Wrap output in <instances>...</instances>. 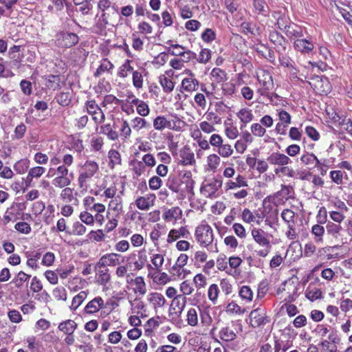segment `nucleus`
<instances>
[{
    "instance_id": "nucleus-54",
    "label": "nucleus",
    "mask_w": 352,
    "mask_h": 352,
    "mask_svg": "<svg viewBox=\"0 0 352 352\" xmlns=\"http://www.w3.org/2000/svg\"><path fill=\"white\" fill-rule=\"evenodd\" d=\"M219 294V289L217 284H212L208 289V296L210 301L213 304H215L217 301V298Z\"/></svg>"
},
{
    "instance_id": "nucleus-20",
    "label": "nucleus",
    "mask_w": 352,
    "mask_h": 352,
    "mask_svg": "<svg viewBox=\"0 0 352 352\" xmlns=\"http://www.w3.org/2000/svg\"><path fill=\"white\" fill-rule=\"evenodd\" d=\"M155 198L156 197L154 194H147L137 198L135 204L138 209L148 210L154 205Z\"/></svg>"
},
{
    "instance_id": "nucleus-34",
    "label": "nucleus",
    "mask_w": 352,
    "mask_h": 352,
    "mask_svg": "<svg viewBox=\"0 0 352 352\" xmlns=\"http://www.w3.org/2000/svg\"><path fill=\"white\" fill-rule=\"evenodd\" d=\"M148 301L153 305L155 308L162 307L166 303L164 296L160 293L152 292L148 296Z\"/></svg>"
},
{
    "instance_id": "nucleus-22",
    "label": "nucleus",
    "mask_w": 352,
    "mask_h": 352,
    "mask_svg": "<svg viewBox=\"0 0 352 352\" xmlns=\"http://www.w3.org/2000/svg\"><path fill=\"white\" fill-rule=\"evenodd\" d=\"M104 306V300L100 296L96 297L87 304L84 308V314H94L97 313Z\"/></svg>"
},
{
    "instance_id": "nucleus-41",
    "label": "nucleus",
    "mask_w": 352,
    "mask_h": 352,
    "mask_svg": "<svg viewBox=\"0 0 352 352\" xmlns=\"http://www.w3.org/2000/svg\"><path fill=\"white\" fill-rule=\"evenodd\" d=\"M219 338L225 342H230L236 338V333L230 327H223L219 331Z\"/></svg>"
},
{
    "instance_id": "nucleus-50",
    "label": "nucleus",
    "mask_w": 352,
    "mask_h": 352,
    "mask_svg": "<svg viewBox=\"0 0 352 352\" xmlns=\"http://www.w3.org/2000/svg\"><path fill=\"white\" fill-rule=\"evenodd\" d=\"M281 218L287 226L295 225V213L290 209H284L281 212Z\"/></svg>"
},
{
    "instance_id": "nucleus-5",
    "label": "nucleus",
    "mask_w": 352,
    "mask_h": 352,
    "mask_svg": "<svg viewBox=\"0 0 352 352\" xmlns=\"http://www.w3.org/2000/svg\"><path fill=\"white\" fill-rule=\"evenodd\" d=\"M79 41L78 36L72 32H61L56 36V43L58 47L69 48L76 45Z\"/></svg>"
},
{
    "instance_id": "nucleus-61",
    "label": "nucleus",
    "mask_w": 352,
    "mask_h": 352,
    "mask_svg": "<svg viewBox=\"0 0 352 352\" xmlns=\"http://www.w3.org/2000/svg\"><path fill=\"white\" fill-rule=\"evenodd\" d=\"M346 212L332 210L329 212V217L332 222L340 224L345 219L344 213Z\"/></svg>"
},
{
    "instance_id": "nucleus-10",
    "label": "nucleus",
    "mask_w": 352,
    "mask_h": 352,
    "mask_svg": "<svg viewBox=\"0 0 352 352\" xmlns=\"http://www.w3.org/2000/svg\"><path fill=\"white\" fill-rule=\"evenodd\" d=\"M278 119L280 120L276 125V132L282 135H286L287 128L292 122V117L290 114L285 110L278 111Z\"/></svg>"
},
{
    "instance_id": "nucleus-21",
    "label": "nucleus",
    "mask_w": 352,
    "mask_h": 352,
    "mask_svg": "<svg viewBox=\"0 0 352 352\" xmlns=\"http://www.w3.org/2000/svg\"><path fill=\"white\" fill-rule=\"evenodd\" d=\"M185 72L189 74L190 76L185 78L182 81V87L188 92H192L198 89L199 81L195 78V75L189 69H186Z\"/></svg>"
},
{
    "instance_id": "nucleus-28",
    "label": "nucleus",
    "mask_w": 352,
    "mask_h": 352,
    "mask_svg": "<svg viewBox=\"0 0 352 352\" xmlns=\"http://www.w3.org/2000/svg\"><path fill=\"white\" fill-rule=\"evenodd\" d=\"M246 186H248V182L245 177L241 175H238L234 180H229L225 184L226 190H234Z\"/></svg>"
},
{
    "instance_id": "nucleus-44",
    "label": "nucleus",
    "mask_w": 352,
    "mask_h": 352,
    "mask_svg": "<svg viewBox=\"0 0 352 352\" xmlns=\"http://www.w3.org/2000/svg\"><path fill=\"white\" fill-rule=\"evenodd\" d=\"M131 126L134 130L139 131L143 129L149 127L150 124L142 118L135 117L131 120Z\"/></svg>"
},
{
    "instance_id": "nucleus-24",
    "label": "nucleus",
    "mask_w": 352,
    "mask_h": 352,
    "mask_svg": "<svg viewBox=\"0 0 352 352\" xmlns=\"http://www.w3.org/2000/svg\"><path fill=\"white\" fill-rule=\"evenodd\" d=\"M284 32L290 40H295L304 36L303 28L294 23H292Z\"/></svg>"
},
{
    "instance_id": "nucleus-43",
    "label": "nucleus",
    "mask_w": 352,
    "mask_h": 352,
    "mask_svg": "<svg viewBox=\"0 0 352 352\" xmlns=\"http://www.w3.org/2000/svg\"><path fill=\"white\" fill-rule=\"evenodd\" d=\"M239 296L243 300L250 302L253 299V292L249 286L243 285L239 291Z\"/></svg>"
},
{
    "instance_id": "nucleus-3",
    "label": "nucleus",
    "mask_w": 352,
    "mask_h": 352,
    "mask_svg": "<svg viewBox=\"0 0 352 352\" xmlns=\"http://www.w3.org/2000/svg\"><path fill=\"white\" fill-rule=\"evenodd\" d=\"M195 236L197 242L204 247L211 244L214 239L212 229L207 223L198 226L195 229Z\"/></svg>"
},
{
    "instance_id": "nucleus-19",
    "label": "nucleus",
    "mask_w": 352,
    "mask_h": 352,
    "mask_svg": "<svg viewBox=\"0 0 352 352\" xmlns=\"http://www.w3.org/2000/svg\"><path fill=\"white\" fill-rule=\"evenodd\" d=\"M190 233L186 226H182L179 229H172L169 231L167 242L172 243L179 238L189 239Z\"/></svg>"
},
{
    "instance_id": "nucleus-18",
    "label": "nucleus",
    "mask_w": 352,
    "mask_h": 352,
    "mask_svg": "<svg viewBox=\"0 0 352 352\" xmlns=\"http://www.w3.org/2000/svg\"><path fill=\"white\" fill-rule=\"evenodd\" d=\"M122 191H120L113 199H111L109 204V210L112 212V215L115 217H120L123 212L122 206ZM109 214L110 212H109Z\"/></svg>"
},
{
    "instance_id": "nucleus-1",
    "label": "nucleus",
    "mask_w": 352,
    "mask_h": 352,
    "mask_svg": "<svg viewBox=\"0 0 352 352\" xmlns=\"http://www.w3.org/2000/svg\"><path fill=\"white\" fill-rule=\"evenodd\" d=\"M195 182L192 179L190 170H182L179 175L170 176L167 182L168 188L174 192H187L192 194Z\"/></svg>"
},
{
    "instance_id": "nucleus-25",
    "label": "nucleus",
    "mask_w": 352,
    "mask_h": 352,
    "mask_svg": "<svg viewBox=\"0 0 352 352\" xmlns=\"http://www.w3.org/2000/svg\"><path fill=\"white\" fill-rule=\"evenodd\" d=\"M45 172V168L43 166H34L31 168L25 180V186L30 187L32 186L33 179L41 177Z\"/></svg>"
},
{
    "instance_id": "nucleus-57",
    "label": "nucleus",
    "mask_w": 352,
    "mask_h": 352,
    "mask_svg": "<svg viewBox=\"0 0 352 352\" xmlns=\"http://www.w3.org/2000/svg\"><path fill=\"white\" fill-rule=\"evenodd\" d=\"M217 153L222 157H228L233 153V148L229 144H222L218 147Z\"/></svg>"
},
{
    "instance_id": "nucleus-49",
    "label": "nucleus",
    "mask_w": 352,
    "mask_h": 352,
    "mask_svg": "<svg viewBox=\"0 0 352 352\" xmlns=\"http://www.w3.org/2000/svg\"><path fill=\"white\" fill-rule=\"evenodd\" d=\"M87 296V292L86 291H81L80 293H78L72 299L71 309L76 310L86 299Z\"/></svg>"
},
{
    "instance_id": "nucleus-31",
    "label": "nucleus",
    "mask_w": 352,
    "mask_h": 352,
    "mask_svg": "<svg viewBox=\"0 0 352 352\" xmlns=\"http://www.w3.org/2000/svg\"><path fill=\"white\" fill-rule=\"evenodd\" d=\"M114 68L113 64L107 58H103L100 64L94 74V77L98 78L102 76L104 72H111Z\"/></svg>"
},
{
    "instance_id": "nucleus-32",
    "label": "nucleus",
    "mask_w": 352,
    "mask_h": 352,
    "mask_svg": "<svg viewBox=\"0 0 352 352\" xmlns=\"http://www.w3.org/2000/svg\"><path fill=\"white\" fill-rule=\"evenodd\" d=\"M78 327L77 323L72 320H66L60 322L58 329L66 335L73 334Z\"/></svg>"
},
{
    "instance_id": "nucleus-6",
    "label": "nucleus",
    "mask_w": 352,
    "mask_h": 352,
    "mask_svg": "<svg viewBox=\"0 0 352 352\" xmlns=\"http://www.w3.org/2000/svg\"><path fill=\"white\" fill-rule=\"evenodd\" d=\"M98 170V165L94 161L87 160L80 170L78 177V183L80 187H82L87 179L92 177Z\"/></svg>"
},
{
    "instance_id": "nucleus-48",
    "label": "nucleus",
    "mask_w": 352,
    "mask_h": 352,
    "mask_svg": "<svg viewBox=\"0 0 352 352\" xmlns=\"http://www.w3.org/2000/svg\"><path fill=\"white\" fill-rule=\"evenodd\" d=\"M226 311L230 314L242 315L245 312V310L236 302L232 301L227 305Z\"/></svg>"
},
{
    "instance_id": "nucleus-23",
    "label": "nucleus",
    "mask_w": 352,
    "mask_h": 352,
    "mask_svg": "<svg viewBox=\"0 0 352 352\" xmlns=\"http://www.w3.org/2000/svg\"><path fill=\"white\" fill-rule=\"evenodd\" d=\"M118 122H115L111 126L110 124H105L100 126V133L107 136V138L113 141L117 140L119 137L118 131L115 129L118 127Z\"/></svg>"
},
{
    "instance_id": "nucleus-64",
    "label": "nucleus",
    "mask_w": 352,
    "mask_h": 352,
    "mask_svg": "<svg viewBox=\"0 0 352 352\" xmlns=\"http://www.w3.org/2000/svg\"><path fill=\"white\" fill-rule=\"evenodd\" d=\"M52 294L57 300H67V292L63 287H57L53 289Z\"/></svg>"
},
{
    "instance_id": "nucleus-52",
    "label": "nucleus",
    "mask_w": 352,
    "mask_h": 352,
    "mask_svg": "<svg viewBox=\"0 0 352 352\" xmlns=\"http://www.w3.org/2000/svg\"><path fill=\"white\" fill-rule=\"evenodd\" d=\"M134 284L135 285V292L141 295H144L146 292V283L142 276H138L134 279Z\"/></svg>"
},
{
    "instance_id": "nucleus-2",
    "label": "nucleus",
    "mask_w": 352,
    "mask_h": 352,
    "mask_svg": "<svg viewBox=\"0 0 352 352\" xmlns=\"http://www.w3.org/2000/svg\"><path fill=\"white\" fill-rule=\"evenodd\" d=\"M185 122L177 116L167 117L166 116H158L153 122V128L160 131L167 129L175 131H182Z\"/></svg>"
},
{
    "instance_id": "nucleus-8",
    "label": "nucleus",
    "mask_w": 352,
    "mask_h": 352,
    "mask_svg": "<svg viewBox=\"0 0 352 352\" xmlns=\"http://www.w3.org/2000/svg\"><path fill=\"white\" fill-rule=\"evenodd\" d=\"M314 90L318 94H327L331 90V85L327 78L316 76L308 82Z\"/></svg>"
},
{
    "instance_id": "nucleus-60",
    "label": "nucleus",
    "mask_w": 352,
    "mask_h": 352,
    "mask_svg": "<svg viewBox=\"0 0 352 352\" xmlns=\"http://www.w3.org/2000/svg\"><path fill=\"white\" fill-rule=\"evenodd\" d=\"M253 135L258 138L263 137L266 133L265 129L260 123H254L250 126Z\"/></svg>"
},
{
    "instance_id": "nucleus-38",
    "label": "nucleus",
    "mask_w": 352,
    "mask_h": 352,
    "mask_svg": "<svg viewBox=\"0 0 352 352\" xmlns=\"http://www.w3.org/2000/svg\"><path fill=\"white\" fill-rule=\"evenodd\" d=\"M31 276L25 273L23 271L19 272L16 276L14 277V278L12 280V283L14 285V286L20 289L23 285L24 283L29 280Z\"/></svg>"
},
{
    "instance_id": "nucleus-45",
    "label": "nucleus",
    "mask_w": 352,
    "mask_h": 352,
    "mask_svg": "<svg viewBox=\"0 0 352 352\" xmlns=\"http://www.w3.org/2000/svg\"><path fill=\"white\" fill-rule=\"evenodd\" d=\"M108 157L109 159V166L113 168L116 165L121 164V156L118 151L111 149L108 153Z\"/></svg>"
},
{
    "instance_id": "nucleus-40",
    "label": "nucleus",
    "mask_w": 352,
    "mask_h": 352,
    "mask_svg": "<svg viewBox=\"0 0 352 352\" xmlns=\"http://www.w3.org/2000/svg\"><path fill=\"white\" fill-rule=\"evenodd\" d=\"M188 256L186 254H181L177 259L175 265L171 269V273L179 274L180 270L187 264Z\"/></svg>"
},
{
    "instance_id": "nucleus-35",
    "label": "nucleus",
    "mask_w": 352,
    "mask_h": 352,
    "mask_svg": "<svg viewBox=\"0 0 352 352\" xmlns=\"http://www.w3.org/2000/svg\"><path fill=\"white\" fill-rule=\"evenodd\" d=\"M186 297L184 295H177L172 300L171 306L176 313L181 314L186 304Z\"/></svg>"
},
{
    "instance_id": "nucleus-62",
    "label": "nucleus",
    "mask_w": 352,
    "mask_h": 352,
    "mask_svg": "<svg viewBox=\"0 0 352 352\" xmlns=\"http://www.w3.org/2000/svg\"><path fill=\"white\" fill-rule=\"evenodd\" d=\"M164 261V256L161 254H155L151 257V263L154 265L155 269L160 272Z\"/></svg>"
},
{
    "instance_id": "nucleus-37",
    "label": "nucleus",
    "mask_w": 352,
    "mask_h": 352,
    "mask_svg": "<svg viewBox=\"0 0 352 352\" xmlns=\"http://www.w3.org/2000/svg\"><path fill=\"white\" fill-rule=\"evenodd\" d=\"M237 117L245 126L254 119V115L252 110L248 108H243L236 113Z\"/></svg>"
},
{
    "instance_id": "nucleus-27",
    "label": "nucleus",
    "mask_w": 352,
    "mask_h": 352,
    "mask_svg": "<svg viewBox=\"0 0 352 352\" xmlns=\"http://www.w3.org/2000/svg\"><path fill=\"white\" fill-rule=\"evenodd\" d=\"M182 210L179 207H173L162 214V218L167 222L176 221L181 219Z\"/></svg>"
},
{
    "instance_id": "nucleus-59",
    "label": "nucleus",
    "mask_w": 352,
    "mask_h": 352,
    "mask_svg": "<svg viewBox=\"0 0 352 352\" xmlns=\"http://www.w3.org/2000/svg\"><path fill=\"white\" fill-rule=\"evenodd\" d=\"M318 157L314 153H307L300 157L301 162L305 165H315Z\"/></svg>"
},
{
    "instance_id": "nucleus-39",
    "label": "nucleus",
    "mask_w": 352,
    "mask_h": 352,
    "mask_svg": "<svg viewBox=\"0 0 352 352\" xmlns=\"http://www.w3.org/2000/svg\"><path fill=\"white\" fill-rule=\"evenodd\" d=\"M132 60L126 59L124 63L119 67L118 76L120 78H126L131 72H133V67L131 66Z\"/></svg>"
},
{
    "instance_id": "nucleus-47",
    "label": "nucleus",
    "mask_w": 352,
    "mask_h": 352,
    "mask_svg": "<svg viewBox=\"0 0 352 352\" xmlns=\"http://www.w3.org/2000/svg\"><path fill=\"white\" fill-rule=\"evenodd\" d=\"M72 179L69 177L56 176L52 180V184L57 188H63L71 184Z\"/></svg>"
},
{
    "instance_id": "nucleus-42",
    "label": "nucleus",
    "mask_w": 352,
    "mask_h": 352,
    "mask_svg": "<svg viewBox=\"0 0 352 352\" xmlns=\"http://www.w3.org/2000/svg\"><path fill=\"white\" fill-rule=\"evenodd\" d=\"M30 160L25 158L16 162L14 165V169L18 174H24L30 166Z\"/></svg>"
},
{
    "instance_id": "nucleus-17",
    "label": "nucleus",
    "mask_w": 352,
    "mask_h": 352,
    "mask_svg": "<svg viewBox=\"0 0 352 352\" xmlns=\"http://www.w3.org/2000/svg\"><path fill=\"white\" fill-rule=\"evenodd\" d=\"M294 47L301 53L309 54L314 49V44L311 39L300 38L294 40Z\"/></svg>"
},
{
    "instance_id": "nucleus-33",
    "label": "nucleus",
    "mask_w": 352,
    "mask_h": 352,
    "mask_svg": "<svg viewBox=\"0 0 352 352\" xmlns=\"http://www.w3.org/2000/svg\"><path fill=\"white\" fill-rule=\"evenodd\" d=\"M273 16L276 19V24L278 28L284 32L286 30V28L292 23L287 16L285 14H282L280 12H274Z\"/></svg>"
},
{
    "instance_id": "nucleus-46",
    "label": "nucleus",
    "mask_w": 352,
    "mask_h": 352,
    "mask_svg": "<svg viewBox=\"0 0 352 352\" xmlns=\"http://www.w3.org/2000/svg\"><path fill=\"white\" fill-rule=\"evenodd\" d=\"M160 83L166 93L171 92L175 87L174 82L164 75L160 77Z\"/></svg>"
},
{
    "instance_id": "nucleus-53",
    "label": "nucleus",
    "mask_w": 352,
    "mask_h": 352,
    "mask_svg": "<svg viewBox=\"0 0 352 352\" xmlns=\"http://www.w3.org/2000/svg\"><path fill=\"white\" fill-rule=\"evenodd\" d=\"M133 85L136 89H141L143 87V74L138 70L132 72Z\"/></svg>"
},
{
    "instance_id": "nucleus-12",
    "label": "nucleus",
    "mask_w": 352,
    "mask_h": 352,
    "mask_svg": "<svg viewBox=\"0 0 352 352\" xmlns=\"http://www.w3.org/2000/svg\"><path fill=\"white\" fill-rule=\"evenodd\" d=\"M250 325L254 328L265 325L269 322L264 309L258 308L252 310L250 314Z\"/></svg>"
},
{
    "instance_id": "nucleus-7",
    "label": "nucleus",
    "mask_w": 352,
    "mask_h": 352,
    "mask_svg": "<svg viewBox=\"0 0 352 352\" xmlns=\"http://www.w3.org/2000/svg\"><path fill=\"white\" fill-rule=\"evenodd\" d=\"M222 186L220 179H212L204 183L200 188L201 193L208 198L217 197V192Z\"/></svg>"
},
{
    "instance_id": "nucleus-16",
    "label": "nucleus",
    "mask_w": 352,
    "mask_h": 352,
    "mask_svg": "<svg viewBox=\"0 0 352 352\" xmlns=\"http://www.w3.org/2000/svg\"><path fill=\"white\" fill-rule=\"evenodd\" d=\"M270 41L275 45V48L278 54L285 53L287 41L285 38L278 32L274 31L270 34Z\"/></svg>"
},
{
    "instance_id": "nucleus-11",
    "label": "nucleus",
    "mask_w": 352,
    "mask_h": 352,
    "mask_svg": "<svg viewBox=\"0 0 352 352\" xmlns=\"http://www.w3.org/2000/svg\"><path fill=\"white\" fill-rule=\"evenodd\" d=\"M123 261V257L120 254L116 253L106 254L99 259L96 266L97 267L116 266L120 265Z\"/></svg>"
},
{
    "instance_id": "nucleus-14",
    "label": "nucleus",
    "mask_w": 352,
    "mask_h": 352,
    "mask_svg": "<svg viewBox=\"0 0 352 352\" xmlns=\"http://www.w3.org/2000/svg\"><path fill=\"white\" fill-rule=\"evenodd\" d=\"M267 161L270 164L277 166V168L287 166L292 163V160L287 155L279 152L271 153L267 158Z\"/></svg>"
},
{
    "instance_id": "nucleus-51",
    "label": "nucleus",
    "mask_w": 352,
    "mask_h": 352,
    "mask_svg": "<svg viewBox=\"0 0 352 352\" xmlns=\"http://www.w3.org/2000/svg\"><path fill=\"white\" fill-rule=\"evenodd\" d=\"M57 102L63 107L68 106L72 100L71 94L67 92H60L56 97Z\"/></svg>"
},
{
    "instance_id": "nucleus-55",
    "label": "nucleus",
    "mask_w": 352,
    "mask_h": 352,
    "mask_svg": "<svg viewBox=\"0 0 352 352\" xmlns=\"http://www.w3.org/2000/svg\"><path fill=\"white\" fill-rule=\"evenodd\" d=\"M166 51L168 54L173 56H180L182 53L185 51V47L179 44L171 43L170 46L166 47Z\"/></svg>"
},
{
    "instance_id": "nucleus-15",
    "label": "nucleus",
    "mask_w": 352,
    "mask_h": 352,
    "mask_svg": "<svg viewBox=\"0 0 352 352\" xmlns=\"http://www.w3.org/2000/svg\"><path fill=\"white\" fill-rule=\"evenodd\" d=\"M257 78L265 91H270L274 89V81L269 71L261 69L257 73Z\"/></svg>"
},
{
    "instance_id": "nucleus-58",
    "label": "nucleus",
    "mask_w": 352,
    "mask_h": 352,
    "mask_svg": "<svg viewBox=\"0 0 352 352\" xmlns=\"http://www.w3.org/2000/svg\"><path fill=\"white\" fill-rule=\"evenodd\" d=\"M254 8L258 14L265 15L268 12V6L264 0H254Z\"/></svg>"
},
{
    "instance_id": "nucleus-36",
    "label": "nucleus",
    "mask_w": 352,
    "mask_h": 352,
    "mask_svg": "<svg viewBox=\"0 0 352 352\" xmlns=\"http://www.w3.org/2000/svg\"><path fill=\"white\" fill-rule=\"evenodd\" d=\"M111 276L109 269L106 267H98L97 270L96 281L101 285H106L110 280Z\"/></svg>"
},
{
    "instance_id": "nucleus-56",
    "label": "nucleus",
    "mask_w": 352,
    "mask_h": 352,
    "mask_svg": "<svg viewBox=\"0 0 352 352\" xmlns=\"http://www.w3.org/2000/svg\"><path fill=\"white\" fill-rule=\"evenodd\" d=\"M344 174L346 176V173L341 170H331L329 173V176L331 181L337 185H341L343 184Z\"/></svg>"
},
{
    "instance_id": "nucleus-9",
    "label": "nucleus",
    "mask_w": 352,
    "mask_h": 352,
    "mask_svg": "<svg viewBox=\"0 0 352 352\" xmlns=\"http://www.w3.org/2000/svg\"><path fill=\"white\" fill-rule=\"evenodd\" d=\"M325 228L327 234L336 241H340L342 244L347 243V239L344 237L343 235L344 229L340 224L335 223L332 221H328Z\"/></svg>"
},
{
    "instance_id": "nucleus-13",
    "label": "nucleus",
    "mask_w": 352,
    "mask_h": 352,
    "mask_svg": "<svg viewBox=\"0 0 352 352\" xmlns=\"http://www.w3.org/2000/svg\"><path fill=\"white\" fill-rule=\"evenodd\" d=\"M252 236L254 241L260 246L272 248V245L268 238V234L262 229L253 228L252 230Z\"/></svg>"
},
{
    "instance_id": "nucleus-29",
    "label": "nucleus",
    "mask_w": 352,
    "mask_h": 352,
    "mask_svg": "<svg viewBox=\"0 0 352 352\" xmlns=\"http://www.w3.org/2000/svg\"><path fill=\"white\" fill-rule=\"evenodd\" d=\"M325 228L322 224L317 223L312 226L311 233L314 236V240L316 243H322L323 237L325 234Z\"/></svg>"
},
{
    "instance_id": "nucleus-4",
    "label": "nucleus",
    "mask_w": 352,
    "mask_h": 352,
    "mask_svg": "<svg viewBox=\"0 0 352 352\" xmlns=\"http://www.w3.org/2000/svg\"><path fill=\"white\" fill-rule=\"evenodd\" d=\"M85 107L96 125L104 122L105 114L95 100H87L85 104Z\"/></svg>"
},
{
    "instance_id": "nucleus-30",
    "label": "nucleus",
    "mask_w": 352,
    "mask_h": 352,
    "mask_svg": "<svg viewBox=\"0 0 352 352\" xmlns=\"http://www.w3.org/2000/svg\"><path fill=\"white\" fill-rule=\"evenodd\" d=\"M333 161L331 158H318L317 160L316 164L314 165V167L316 168L321 176H324L327 170L329 168L333 167Z\"/></svg>"
},
{
    "instance_id": "nucleus-63",
    "label": "nucleus",
    "mask_w": 352,
    "mask_h": 352,
    "mask_svg": "<svg viewBox=\"0 0 352 352\" xmlns=\"http://www.w3.org/2000/svg\"><path fill=\"white\" fill-rule=\"evenodd\" d=\"M187 322L190 326H196L198 323L197 312L195 308H190L187 313Z\"/></svg>"
},
{
    "instance_id": "nucleus-26",
    "label": "nucleus",
    "mask_w": 352,
    "mask_h": 352,
    "mask_svg": "<svg viewBox=\"0 0 352 352\" xmlns=\"http://www.w3.org/2000/svg\"><path fill=\"white\" fill-rule=\"evenodd\" d=\"M181 162L184 165H192L195 164V155L188 146H184L179 153Z\"/></svg>"
}]
</instances>
